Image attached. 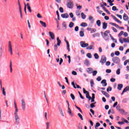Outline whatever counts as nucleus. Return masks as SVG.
I'll return each instance as SVG.
<instances>
[{
	"label": "nucleus",
	"mask_w": 129,
	"mask_h": 129,
	"mask_svg": "<svg viewBox=\"0 0 129 129\" xmlns=\"http://www.w3.org/2000/svg\"><path fill=\"white\" fill-rule=\"evenodd\" d=\"M14 106L15 108L14 115L16 124H19V123H20V117H19V114H18V112H19V109H18V106H17V103H16V101H14Z\"/></svg>",
	"instance_id": "f257e3e1"
},
{
	"label": "nucleus",
	"mask_w": 129,
	"mask_h": 129,
	"mask_svg": "<svg viewBox=\"0 0 129 129\" xmlns=\"http://www.w3.org/2000/svg\"><path fill=\"white\" fill-rule=\"evenodd\" d=\"M112 60L115 64H119V63H120V59H119V57L117 56L113 57Z\"/></svg>",
	"instance_id": "f03ea898"
},
{
	"label": "nucleus",
	"mask_w": 129,
	"mask_h": 129,
	"mask_svg": "<svg viewBox=\"0 0 129 129\" xmlns=\"http://www.w3.org/2000/svg\"><path fill=\"white\" fill-rule=\"evenodd\" d=\"M8 51L10 52L11 55H13V47L12 46V42H8Z\"/></svg>",
	"instance_id": "7ed1b4c3"
},
{
	"label": "nucleus",
	"mask_w": 129,
	"mask_h": 129,
	"mask_svg": "<svg viewBox=\"0 0 129 129\" xmlns=\"http://www.w3.org/2000/svg\"><path fill=\"white\" fill-rule=\"evenodd\" d=\"M106 62V57L105 55H102L101 57V60H100V62L102 64V65H103L104 63Z\"/></svg>",
	"instance_id": "20e7f679"
},
{
	"label": "nucleus",
	"mask_w": 129,
	"mask_h": 129,
	"mask_svg": "<svg viewBox=\"0 0 129 129\" xmlns=\"http://www.w3.org/2000/svg\"><path fill=\"white\" fill-rule=\"evenodd\" d=\"M80 45L82 48H86V47L89 46V44L88 43H86L85 41H81L80 42Z\"/></svg>",
	"instance_id": "39448f33"
},
{
	"label": "nucleus",
	"mask_w": 129,
	"mask_h": 129,
	"mask_svg": "<svg viewBox=\"0 0 129 129\" xmlns=\"http://www.w3.org/2000/svg\"><path fill=\"white\" fill-rule=\"evenodd\" d=\"M67 6L69 9H73V2L70 1L67 3Z\"/></svg>",
	"instance_id": "423d86ee"
},
{
	"label": "nucleus",
	"mask_w": 129,
	"mask_h": 129,
	"mask_svg": "<svg viewBox=\"0 0 129 129\" xmlns=\"http://www.w3.org/2000/svg\"><path fill=\"white\" fill-rule=\"evenodd\" d=\"M110 25H111L112 26H114V27H116V28H117V29H120V30H124V28L122 27H120L118 26V25L115 24V23H110Z\"/></svg>",
	"instance_id": "0eeeda50"
},
{
	"label": "nucleus",
	"mask_w": 129,
	"mask_h": 129,
	"mask_svg": "<svg viewBox=\"0 0 129 129\" xmlns=\"http://www.w3.org/2000/svg\"><path fill=\"white\" fill-rule=\"evenodd\" d=\"M21 104H22V108L23 110L26 109V102H25V100H21Z\"/></svg>",
	"instance_id": "6e6552de"
},
{
	"label": "nucleus",
	"mask_w": 129,
	"mask_h": 129,
	"mask_svg": "<svg viewBox=\"0 0 129 129\" xmlns=\"http://www.w3.org/2000/svg\"><path fill=\"white\" fill-rule=\"evenodd\" d=\"M49 36L52 39V40H55V35L54 34V33L49 31Z\"/></svg>",
	"instance_id": "1a4fd4ad"
},
{
	"label": "nucleus",
	"mask_w": 129,
	"mask_h": 129,
	"mask_svg": "<svg viewBox=\"0 0 129 129\" xmlns=\"http://www.w3.org/2000/svg\"><path fill=\"white\" fill-rule=\"evenodd\" d=\"M61 18H63V19H68V18H69V15L67 13L63 14L61 15Z\"/></svg>",
	"instance_id": "9d476101"
},
{
	"label": "nucleus",
	"mask_w": 129,
	"mask_h": 129,
	"mask_svg": "<svg viewBox=\"0 0 129 129\" xmlns=\"http://www.w3.org/2000/svg\"><path fill=\"white\" fill-rule=\"evenodd\" d=\"M126 91H129V86H126L123 90V91L122 92L121 95H123V93L124 92H126Z\"/></svg>",
	"instance_id": "9b49d317"
},
{
	"label": "nucleus",
	"mask_w": 129,
	"mask_h": 129,
	"mask_svg": "<svg viewBox=\"0 0 129 129\" xmlns=\"http://www.w3.org/2000/svg\"><path fill=\"white\" fill-rule=\"evenodd\" d=\"M112 17L113 19L114 20V21L117 22V23H119V24H121V21H119V20H118L117 18H116L115 16H114L113 15H112Z\"/></svg>",
	"instance_id": "f8f14e48"
},
{
	"label": "nucleus",
	"mask_w": 129,
	"mask_h": 129,
	"mask_svg": "<svg viewBox=\"0 0 129 129\" xmlns=\"http://www.w3.org/2000/svg\"><path fill=\"white\" fill-rule=\"evenodd\" d=\"M107 28V23L106 22H103L102 23V28L104 30H105Z\"/></svg>",
	"instance_id": "ddd939ff"
},
{
	"label": "nucleus",
	"mask_w": 129,
	"mask_h": 129,
	"mask_svg": "<svg viewBox=\"0 0 129 129\" xmlns=\"http://www.w3.org/2000/svg\"><path fill=\"white\" fill-rule=\"evenodd\" d=\"M93 71V69L91 68H89L87 69V72L89 74H91V73H92Z\"/></svg>",
	"instance_id": "4468645a"
},
{
	"label": "nucleus",
	"mask_w": 129,
	"mask_h": 129,
	"mask_svg": "<svg viewBox=\"0 0 129 129\" xmlns=\"http://www.w3.org/2000/svg\"><path fill=\"white\" fill-rule=\"evenodd\" d=\"M67 43V49L68 50L69 52H70V45H69V42L67 40H65Z\"/></svg>",
	"instance_id": "2eb2a0df"
},
{
	"label": "nucleus",
	"mask_w": 129,
	"mask_h": 129,
	"mask_svg": "<svg viewBox=\"0 0 129 129\" xmlns=\"http://www.w3.org/2000/svg\"><path fill=\"white\" fill-rule=\"evenodd\" d=\"M101 83L103 84V86H106L107 85V83H106V80H102Z\"/></svg>",
	"instance_id": "dca6fc26"
},
{
	"label": "nucleus",
	"mask_w": 129,
	"mask_h": 129,
	"mask_svg": "<svg viewBox=\"0 0 129 129\" xmlns=\"http://www.w3.org/2000/svg\"><path fill=\"white\" fill-rule=\"evenodd\" d=\"M27 7L28 12H29V13H32V9H31V7L30 6V4H29V3H27Z\"/></svg>",
	"instance_id": "f3484780"
},
{
	"label": "nucleus",
	"mask_w": 129,
	"mask_h": 129,
	"mask_svg": "<svg viewBox=\"0 0 129 129\" xmlns=\"http://www.w3.org/2000/svg\"><path fill=\"white\" fill-rule=\"evenodd\" d=\"M9 67L10 68V73H13V64L12 63V60L10 61Z\"/></svg>",
	"instance_id": "a211bd4d"
},
{
	"label": "nucleus",
	"mask_w": 129,
	"mask_h": 129,
	"mask_svg": "<svg viewBox=\"0 0 129 129\" xmlns=\"http://www.w3.org/2000/svg\"><path fill=\"white\" fill-rule=\"evenodd\" d=\"M39 23L41 24V25L42 27H44V28H46V27H47V25H46V23H45L42 21H40Z\"/></svg>",
	"instance_id": "6ab92c4d"
},
{
	"label": "nucleus",
	"mask_w": 129,
	"mask_h": 129,
	"mask_svg": "<svg viewBox=\"0 0 129 129\" xmlns=\"http://www.w3.org/2000/svg\"><path fill=\"white\" fill-rule=\"evenodd\" d=\"M123 19L124 21H127L128 20V16L126 14H124Z\"/></svg>",
	"instance_id": "aec40b11"
},
{
	"label": "nucleus",
	"mask_w": 129,
	"mask_h": 129,
	"mask_svg": "<svg viewBox=\"0 0 129 129\" xmlns=\"http://www.w3.org/2000/svg\"><path fill=\"white\" fill-rule=\"evenodd\" d=\"M57 40V46H60V45L61 44V40H60V39H59V37H57L56 38Z\"/></svg>",
	"instance_id": "412c9836"
},
{
	"label": "nucleus",
	"mask_w": 129,
	"mask_h": 129,
	"mask_svg": "<svg viewBox=\"0 0 129 129\" xmlns=\"http://www.w3.org/2000/svg\"><path fill=\"white\" fill-rule=\"evenodd\" d=\"M122 87H123V85L121 84H118V86H117L118 90H121V88H122Z\"/></svg>",
	"instance_id": "4be33fe9"
},
{
	"label": "nucleus",
	"mask_w": 129,
	"mask_h": 129,
	"mask_svg": "<svg viewBox=\"0 0 129 129\" xmlns=\"http://www.w3.org/2000/svg\"><path fill=\"white\" fill-rule=\"evenodd\" d=\"M68 113H69L70 115L73 116V114L72 113V111H71V109H70V107L68 108Z\"/></svg>",
	"instance_id": "5701e85b"
},
{
	"label": "nucleus",
	"mask_w": 129,
	"mask_h": 129,
	"mask_svg": "<svg viewBox=\"0 0 129 129\" xmlns=\"http://www.w3.org/2000/svg\"><path fill=\"white\" fill-rule=\"evenodd\" d=\"M96 24L97 25L98 27H100V26H101V21L99 20H97Z\"/></svg>",
	"instance_id": "b1692460"
},
{
	"label": "nucleus",
	"mask_w": 129,
	"mask_h": 129,
	"mask_svg": "<svg viewBox=\"0 0 129 129\" xmlns=\"http://www.w3.org/2000/svg\"><path fill=\"white\" fill-rule=\"evenodd\" d=\"M58 109L61 115H62V116H64V113H63V110H62V108L59 107Z\"/></svg>",
	"instance_id": "393cba45"
},
{
	"label": "nucleus",
	"mask_w": 129,
	"mask_h": 129,
	"mask_svg": "<svg viewBox=\"0 0 129 129\" xmlns=\"http://www.w3.org/2000/svg\"><path fill=\"white\" fill-rule=\"evenodd\" d=\"M109 33H110V31H109V30H106L105 31L104 35L105 37H107L108 36V34H109Z\"/></svg>",
	"instance_id": "a878e982"
},
{
	"label": "nucleus",
	"mask_w": 129,
	"mask_h": 129,
	"mask_svg": "<svg viewBox=\"0 0 129 129\" xmlns=\"http://www.w3.org/2000/svg\"><path fill=\"white\" fill-rule=\"evenodd\" d=\"M62 27L64 28V29L66 30L67 29V24H66V22H63L62 23Z\"/></svg>",
	"instance_id": "bb28decb"
},
{
	"label": "nucleus",
	"mask_w": 129,
	"mask_h": 129,
	"mask_svg": "<svg viewBox=\"0 0 129 129\" xmlns=\"http://www.w3.org/2000/svg\"><path fill=\"white\" fill-rule=\"evenodd\" d=\"M81 27H87V23H85V22H82L81 25H80Z\"/></svg>",
	"instance_id": "cd10ccee"
},
{
	"label": "nucleus",
	"mask_w": 129,
	"mask_h": 129,
	"mask_svg": "<svg viewBox=\"0 0 129 129\" xmlns=\"http://www.w3.org/2000/svg\"><path fill=\"white\" fill-rule=\"evenodd\" d=\"M84 64L86 66H89V61L87 59H86L84 61Z\"/></svg>",
	"instance_id": "c85d7f7f"
},
{
	"label": "nucleus",
	"mask_w": 129,
	"mask_h": 129,
	"mask_svg": "<svg viewBox=\"0 0 129 129\" xmlns=\"http://www.w3.org/2000/svg\"><path fill=\"white\" fill-rule=\"evenodd\" d=\"M93 47H94L93 45H91L89 47H87V50H93Z\"/></svg>",
	"instance_id": "c756f323"
},
{
	"label": "nucleus",
	"mask_w": 129,
	"mask_h": 129,
	"mask_svg": "<svg viewBox=\"0 0 129 129\" xmlns=\"http://www.w3.org/2000/svg\"><path fill=\"white\" fill-rule=\"evenodd\" d=\"M18 4L19 10H22V6H21V2H20V0H18Z\"/></svg>",
	"instance_id": "7c9ffc66"
},
{
	"label": "nucleus",
	"mask_w": 129,
	"mask_h": 129,
	"mask_svg": "<svg viewBox=\"0 0 129 129\" xmlns=\"http://www.w3.org/2000/svg\"><path fill=\"white\" fill-rule=\"evenodd\" d=\"M86 97L89 99V100H90L91 99V97L90 95H89V93L86 94Z\"/></svg>",
	"instance_id": "2f4dec72"
},
{
	"label": "nucleus",
	"mask_w": 129,
	"mask_h": 129,
	"mask_svg": "<svg viewBox=\"0 0 129 129\" xmlns=\"http://www.w3.org/2000/svg\"><path fill=\"white\" fill-rule=\"evenodd\" d=\"M81 16H82V18L83 20H85V19H86V15H85L84 14V13H81Z\"/></svg>",
	"instance_id": "473e14b6"
},
{
	"label": "nucleus",
	"mask_w": 129,
	"mask_h": 129,
	"mask_svg": "<svg viewBox=\"0 0 129 129\" xmlns=\"http://www.w3.org/2000/svg\"><path fill=\"white\" fill-rule=\"evenodd\" d=\"M95 59H99V55H98V54L97 53H95L94 54Z\"/></svg>",
	"instance_id": "72a5a7b5"
},
{
	"label": "nucleus",
	"mask_w": 129,
	"mask_h": 129,
	"mask_svg": "<svg viewBox=\"0 0 129 129\" xmlns=\"http://www.w3.org/2000/svg\"><path fill=\"white\" fill-rule=\"evenodd\" d=\"M90 84L91 87H93V86L94 85V81H93V80H90Z\"/></svg>",
	"instance_id": "f704fd0d"
},
{
	"label": "nucleus",
	"mask_w": 129,
	"mask_h": 129,
	"mask_svg": "<svg viewBox=\"0 0 129 129\" xmlns=\"http://www.w3.org/2000/svg\"><path fill=\"white\" fill-rule=\"evenodd\" d=\"M2 92H3V95H4V96H6V91H5V88L4 87L2 88Z\"/></svg>",
	"instance_id": "c9c22d12"
},
{
	"label": "nucleus",
	"mask_w": 129,
	"mask_h": 129,
	"mask_svg": "<svg viewBox=\"0 0 129 129\" xmlns=\"http://www.w3.org/2000/svg\"><path fill=\"white\" fill-rule=\"evenodd\" d=\"M80 36L81 37H84V32L81 31L80 32Z\"/></svg>",
	"instance_id": "e433bc0d"
},
{
	"label": "nucleus",
	"mask_w": 129,
	"mask_h": 129,
	"mask_svg": "<svg viewBox=\"0 0 129 129\" xmlns=\"http://www.w3.org/2000/svg\"><path fill=\"white\" fill-rule=\"evenodd\" d=\"M87 57L88 58H92V55H91V53H88L87 54Z\"/></svg>",
	"instance_id": "4c0bfd02"
},
{
	"label": "nucleus",
	"mask_w": 129,
	"mask_h": 129,
	"mask_svg": "<svg viewBox=\"0 0 129 129\" xmlns=\"http://www.w3.org/2000/svg\"><path fill=\"white\" fill-rule=\"evenodd\" d=\"M78 115L79 117H80V118H81V119L82 120H83V116H82V115H81V114L80 113H79L78 114Z\"/></svg>",
	"instance_id": "58836bf2"
},
{
	"label": "nucleus",
	"mask_w": 129,
	"mask_h": 129,
	"mask_svg": "<svg viewBox=\"0 0 129 129\" xmlns=\"http://www.w3.org/2000/svg\"><path fill=\"white\" fill-rule=\"evenodd\" d=\"M73 26H74V23L73 22H70L69 27L70 28H73Z\"/></svg>",
	"instance_id": "ea45409f"
},
{
	"label": "nucleus",
	"mask_w": 129,
	"mask_h": 129,
	"mask_svg": "<svg viewBox=\"0 0 129 129\" xmlns=\"http://www.w3.org/2000/svg\"><path fill=\"white\" fill-rule=\"evenodd\" d=\"M95 103H96V102L90 104L91 108H93V107H95V105H94V104H95Z\"/></svg>",
	"instance_id": "a19ab883"
},
{
	"label": "nucleus",
	"mask_w": 129,
	"mask_h": 129,
	"mask_svg": "<svg viewBox=\"0 0 129 129\" xmlns=\"http://www.w3.org/2000/svg\"><path fill=\"white\" fill-rule=\"evenodd\" d=\"M71 97L72 99H73V100H74V99H75V96H74V94L72 93L71 94Z\"/></svg>",
	"instance_id": "79ce46f5"
},
{
	"label": "nucleus",
	"mask_w": 129,
	"mask_h": 129,
	"mask_svg": "<svg viewBox=\"0 0 129 129\" xmlns=\"http://www.w3.org/2000/svg\"><path fill=\"white\" fill-rule=\"evenodd\" d=\"M111 90H112V88H111V87H108L107 89V92H109V91H111Z\"/></svg>",
	"instance_id": "37998d69"
},
{
	"label": "nucleus",
	"mask_w": 129,
	"mask_h": 129,
	"mask_svg": "<svg viewBox=\"0 0 129 129\" xmlns=\"http://www.w3.org/2000/svg\"><path fill=\"white\" fill-rule=\"evenodd\" d=\"M116 74L119 75L120 74V69H118L116 71Z\"/></svg>",
	"instance_id": "c03bdc74"
},
{
	"label": "nucleus",
	"mask_w": 129,
	"mask_h": 129,
	"mask_svg": "<svg viewBox=\"0 0 129 129\" xmlns=\"http://www.w3.org/2000/svg\"><path fill=\"white\" fill-rule=\"evenodd\" d=\"M111 29L113 30V32L115 33H117V30H116V28H114V27H112Z\"/></svg>",
	"instance_id": "a18cd8bd"
},
{
	"label": "nucleus",
	"mask_w": 129,
	"mask_h": 129,
	"mask_svg": "<svg viewBox=\"0 0 129 129\" xmlns=\"http://www.w3.org/2000/svg\"><path fill=\"white\" fill-rule=\"evenodd\" d=\"M112 10L114 11H118V9H117L115 6H113L112 8Z\"/></svg>",
	"instance_id": "49530a36"
},
{
	"label": "nucleus",
	"mask_w": 129,
	"mask_h": 129,
	"mask_svg": "<svg viewBox=\"0 0 129 129\" xmlns=\"http://www.w3.org/2000/svg\"><path fill=\"white\" fill-rule=\"evenodd\" d=\"M83 92L85 94H87L88 93H89V92H88V91H86V90H85V88H83Z\"/></svg>",
	"instance_id": "de8ad7c7"
},
{
	"label": "nucleus",
	"mask_w": 129,
	"mask_h": 129,
	"mask_svg": "<svg viewBox=\"0 0 129 129\" xmlns=\"http://www.w3.org/2000/svg\"><path fill=\"white\" fill-rule=\"evenodd\" d=\"M19 12L20 13V17L21 19H23V13L22 12V9H19Z\"/></svg>",
	"instance_id": "09e8293b"
},
{
	"label": "nucleus",
	"mask_w": 129,
	"mask_h": 129,
	"mask_svg": "<svg viewBox=\"0 0 129 129\" xmlns=\"http://www.w3.org/2000/svg\"><path fill=\"white\" fill-rule=\"evenodd\" d=\"M93 73V76H95L97 74V71H94L92 72Z\"/></svg>",
	"instance_id": "8fccbe9b"
},
{
	"label": "nucleus",
	"mask_w": 129,
	"mask_h": 129,
	"mask_svg": "<svg viewBox=\"0 0 129 129\" xmlns=\"http://www.w3.org/2000/svg\"><path fill=\"white\" fill-rule=\"evenodd\" d=\"M120 54V52H119V51H116L115 52V55H116V56H119Z\"/></svg>",
	"instance_id": "3c124183"
},
{
	"label": "nucleus",
	"mask_w": 129,
	"mask_h": 129,
	"mask_svg": "<svg viewBox=\"0 0 129 129\" xmlns=\"http://www.w3.org/2000/svg\"><path fill=\"white\" fill-rule=\"evenodd\" d=\"M78 93L81 97V98H82V99H84V97H83V96H82V94H81V93H80V92H78Z\"/></svg>",
	"instance_id": "603ef678"
},
{
	"label": "nucleus",
	"mask_w": 129,
	"mask_h": 129,
	"mask_svg": "<svg viewBox=\"0 0 129 129\" xmlns=\"http://www.w3.org/2000/svg\"><path fill=\"white\" fill-rule=\"evenodd\" d=\"M128 62H129V59H127V60H125L124 62V66H126V64H127V63H128Z\"/></svg>",
	"instance_id": "864d4df0"
},
{
	"label": "nucleus",
	"mask_w": 129,
	"mask_h": 129,
	"mask_svg": "<svg viewBox=\"0 0 129 129\" xmlns=\"http://www.w3.org/2000/svg\"><path fill=\"white\" fill-rule=\"evenodd\" d=\"M46 129H49V127L50 126L49 122H47L46 123Z\"/></svg>",
	"instance_id": "5fc2aeb1"
},
{
	"label": "nucleus",
	"mask_w": 129,
	"mask_h": 129,
	"mask_svg": "<svg viewBox=\"0 0 129 129\" xmlns=\"http://www.w3.org/2000/svg\"><path fill=\"white\" fill-rule=\"evenodd\" d=\"M59 12H60V13H64V10L63 9V8H59Z\"/></svg>",
	"instance_id": "6e6d98bb"
},
{
	"label": "nucleus",
	"mask_w": 129,
	"mask_h": 129,
	"mask_svg": "<svg viewBox=\"0 0 129 129\" xmlns=\"http://www.w3.org/2000/svg\"><path fill=\"white\" fill-rule=\"evenodd\" d=\"M72 85H73L74 88L76 89V86H75V83L74 82H72Z\"/></svg>",
	"instance_id": "4d7b16f0"
},
{
	"label": "nucleus",
	"mask_w": 129,
	"mask_h": 129,
	"mask_svg": "<svg viewBox=\"0 0 129 129\" xmlns=\"http://www.w3.org/2000/svg\"><path fill=\"white\" fill-rule=\"evenodd\" d=\"M123 35V31H121L118 35V37H120V36H122Z\"/></svg>",
	"instance_id": "13d9d810"
},
{
	"label": "nucleus",
	"mask_w": 129,
	"mask_h": 129,
	"mask_svg": "<svg viewBox=\"0 0 129 129\" xmlns=\"http://www.w3.org/2000/svg\"><path fill=\"white\" fill-rule=\"evenodd\" d=\"M76 15L78 16H80V12L79 11H77L76 12Z\"/></svg>",
	"instance_id": "bf43d9fd"
},
{
	"label": "nucleus",
	"mask_w": 129,
	"mask_h": 129,
	"mask_svg": "<svg viewBox=\"0 0 129 129\" xmlns=\"http://www.w3.org/2000/svg\"><path fill=\"white\" fill-rule=\"evenodd\" d=\"M119 111L121 114H124V110L121 109Z\"/></svg>",
	"instance_id": "052dcab7"
},
{
	"label": "nucleus",
	"mask_w": 129,
	"mask_h": 129,
	"mask_svg": "<svg viewBox=\"0 0 129 129\" xmlns=\"http://www.w3.org/2000/svg\"><path fill=\"white\" fill-rule=\"evenodd\" d=\"M116 16L118 18H119V19H120V20H121V19H122V16L120 15L116 14Z\"/></svg>",
	"instance_id": "680f3d73"
},
{
	"label": "nucleus",
	"mask_w": 129,
	"mask_h": 129,
	"mask_svg": "<svg viewBox=\"0 0 129 129\" xmlns=\"http://www.w3.org/2000/svg\"><path fill=\"white\" fill-rule=\"evenodd\" d=\"M96 80L97 81H101V77H98L97 78Z\"/></svg>",
	"instance_id": "e2e57ef3"
},
{
	"label": "nucleus",
	"mask_w": 129,
	"mask_h": 129,
	"mask_svg": "<svg viewBox=\"0 0 129 129\" xmlns=\"http://www.w3.org/2000/svg\"><path fill=\"white\" fill-rule=\"evenodd\" d=\"M96 32V29H92L91 31V33H95Z\"/></svg>",
	"instance_id": "0e129e2a"
},
{
	"label": "nucleus",
	"mask_w": 129,
	"mask_h": 129,
	"mask_svg": "<svg viewBox=\"0 0 129 129\" xmlns=\"http://www.w3.org/2000/svg\"><path fill=\"white\" fill-rule=\"evenodd\" d=\"M106 73H111V70L107 69L106 70Z\"/></svg>",
	"instance_id": "69168bd1"
},
{
	"label": "nucleus",
	"mask_w": 129,
	"mask_h": 129,
	"mask_svg": "<svg viewBox=\"0 0 129 129\" xmlns=\"http://www.w3.org/2000/svg\"><path fill=\"white\" fill-rule=\"evenodd\" d=\"M109 65H110V61H107L106 62V66H109Z\"/></svg>",
	"instance_id": "338daca9"
},
{
	"label": "nucleus",
	"mask_w": 129,
	"mask_h": 129,
	"mask_svg": "<svg viewBox=\"0 0 129 129\" xmlns=\"http://www.w3.org/2000/svg\"><path fill=\"white\" fill-rule=\"evenodd\" d=\"M116 109H117V110H120V106H117L116 107Z\"/></svg>",
	"instance_id": "774afa93"
}]
</instances>
